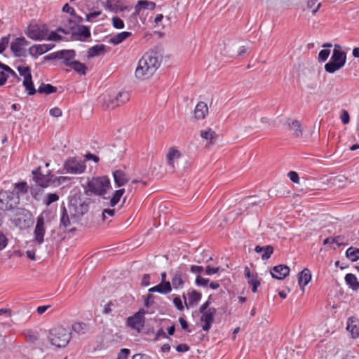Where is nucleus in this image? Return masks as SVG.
<instances>
[{"mask_svg":"<svg viewBox=\"0 0 359 359\" xmlns=\"http://www.w3.org/2000/svg\"><path fill=\"white\" fill-rule=\"evenodd\" d=\"M8 74H10L5 71L0 72V86H2L6 83L8 77Z\"/></svg>","mask_w":359,"mask_h":359,"instance_id":"nucleus-60","label":"nucleus"},{"mask_svg":"<svg viewBox=\"0 0 359 359\" xmlns=\"http://www.w3.org/2000/svg\"><path fill=\"white\" fill-rule=\"evenodd\" d=\"M189 350V346L186 344H180L176 346V351L180 353H184Z\"/></svg>","mask_w":359,"mask_h":359,"instance_id":"nucleus-62","label":"nucleus"},{"mask_svg":"<svg viewBox=\"0 0 359 359\" xmlns=\"http://www.w3.org/2000/svg\"><path fill=\"white\" fill-rule=\"evenodd\" d=\"M102 14L100 11H96L91 13H89L86 15V20L87 22H93L95 21V19L99 17Z\"/></svg>","mask_w":359,"mask_h":359,"instance_id":"nucleus-47","label":"nucleus"},{"mask_svg":"<svg viewBox=\"0 0 359 359\" xmlns=\"http://www.w3.org/2000/svg\"><path fill=\"white\" fill-rule=\"evenodd\" d=\"M57 88L50 84L41 83L37 92L41 94L50 95L56 91Z\"/></svg>","mask_w":359,"mask_h":359,"instance_id":"nucleus-36","label":"nucleus"},{"mask_svg":"<svg viewBox=\"0 0 359 359\" xmlns=\"http://www.w3.org/2000/svg\"><path fill=\"white\" fill-rule=\"evenodd\" d=\"M208 282L209 280L207 278H205L199 275L196 276V283L197 285L205 286L208 285Z\"/></svg>","mask_w":359,"mask_h":359,"instance_id":"nucleus-55","label":"nucleus"},{"mask_svg":"<svg viewBox=\"0 0 359 359\" xmlns=\"http://www.w3.org/2000/svg\"><path fill=\"white\" fill-rule=\"evenodd\" d=\"M59 196L57 194H48L45 200V204L50 205L51 203L58 201Z\"/></svg>","mask_w":359,"mask_h":359,"instance_id":"nucleus-48","label":"nucleus"},{"mask_svg":"<svg viewBox=\"0 0 359 359\" xmlns=\"http://www.w3.org/2000/svg\"><path fill=\"white\" fill-rule=\"evenodd\" d=\"M190 271L194 273H200L203 271V267L201 266L192 265Z\"/></svg>","mask_w":359,"mask_h":359,"instance_id":"nucleus-64","label":"nucleus"},{"mask_svg":"<svg viewBox=\"0 0 359 359\" xmlns=\"http://www.w3.org/2000/svg\"><path fill=\"white\" fill-rule=\"evenodd\" d=\"M59 33H62L64 34H67L69 32L65 31V29L62 28H58L55 32H50L47 31V38H46V40L48 41H59L62 39V36L59 34Z\"/></svg>","mask_w":359,"mask_h":359,"instance_id":"nucleus-30","label":"nucleus"},{"mask_svg":"<svg viewBox=\"0 0 359 359\" xmlns=\"http://www.w3.org/2000/svg\"><path fill=\"white\" fill-rule=\"evenodd\" d=\"M72 217L70 218L67 214V210L64 207L62 209V212L60 217V225H62L64 227H67L71 224Z\"/></svg>","mask_w":359,"mask_h":359,"instance_id":"nucleus-42","label":"nucleus"},{"mask_svg":"<svg viewBox=\"0 0 359 359\" xmlns=\"http://www.w3.org/2000/svg\"><path fill=\"white\" fill-rule=\"evenodd\" d=\"M104 8L116 13L131 9V7L127 5L124 0H106Z\"/></svg>","mask_w":359,"mask_h":359,"instance_id":"nucleus-16","label":"nucleus"},{"mask_svg":"<svg viewBox=\"0 0 359 359\" xmlns=\"http://www.w3.org/2000/svg\"><path fill=\"white\" fill-rule=\"evenodd\" d=\"M244 272L245 277L248 278V283L252 287V291L253 292H256L258 287L260 285V282L257 278V276L252 273L248 266L245 267Z\"/></svg>","mask_w":359,"mask_h":359,"instance_id":"nucleus-20","label":"nucleus"},{"mask_svg":"<svg viewBox=\"0 0 359 359\" xmlns=\"http://www.w3.org/2000/svg\"><path fill=\"white\" fill-rule=\"evenodd\" d=\"M201 137L209 142H212L217 137V134L211 128H208L201 132Z\"/></svg>","mask_w":359,"mask_h":359,"instance_id":"nucleus-35","label":"nucleus"},{"mask_svg":"<svg viewBox=\"0 0 359 359\" xmlns=\"http://www.w3.org/2000/svg\"><path fill=\"white\" fill-rule=\"evenodd\" d=\"M287 176L292 182L297 184L299 183V177L297 172L294 171H290L288 172Z\"/></svg>","mask_w":359,"mask_h":359,"instance_id":"nucleus-56","label":"nucleus"},{"mask_svg":"<svg viewBox=\"0 0 359 359\" xmlns=\"http://www.w3.org/2000/svg\"><path fill=\"white\" fill-rule=\"evenodd\" d=\"M311 280V273L309 269H304L299 273L298 278V283L301 287V290L304 292L305 286Z\"/></svg>","mask_w":359,"mask_h":359,"instance_id":"nucleus-22","label":"nucleus"},{"mask_svg":"<svg viewBox=\"0 0 359 359\" xmlns=\"http://www.w3.org/2000/svg\"><path fill=\"white\" fill-rule=\"evenodd\" d=\"M158 288V293L168 294L172 291V286L170 282H161L156 285Z\"/></svg>","mask_w":359,"mask_h":359,"instance_id":"nucleus-37","label":"nucleus"},{"mask_svg":"<svg viewBox=\"0 0 359 359\" xmlns=\"http://www.w3.org/2000/svg\"><path fill=\"white\" fill-rule=\"evenodd\" d=\"M332 46V43H326L323 45L324 49H322L318 56V60L320 62H325L330 55V50L329 48H331Z\"/></svg>","mask_w":359,"mask_h":359,"instance_id":"nucleus-31","label":"nucleus"},{"mask_svg":"<svg viewBox=\"0 0 359 359\" xmlns=\"http://www.w3.org/2000/svg\"><path fill=\"white\" fill-rule=\"evenodd\" d=\"M189 304L190 306L196 305L201 299V294L196 290L188 294Z\"/></svg>","mask_w":359,"mask_h":359,"instance_id":"nucleus-38","label":"nucleus"},{"mask_svg":"<svg viewBox=\"0 0 359 359\" xmlns=\"http://www.w3.org/2000/svg\"><path fill=\"white\" fill-rule=\"evenodd\" d=\"M346 257L351 262H356L359 259V249L350 247L346 251Z\"/></svg>","mask_w":359,"mask_h":359,"instance_id":"nucleus-34","label":"nucleus"},{"mask_svg":"<svg viewBox=\"0 0 359 359\" xmlns=\"http://www.w3.org/2000/svg\"><path fill=\"white\" fill-rule=\"evenodd\" d=\"M209 305L210 302L206 301L199 309L200 313H201V320L203 323L202 329L205 332H208L210 330L216 314V309L212 307L210 308Z\"/></svg>","mask_w":359,"mask_h":359,"instance_id":"nucleus-6","label":"nucleus"},{"mask_svg":"<svg viewBox=\"0 0 359 359\" xmlns=\"http://www.w3.org/2000/svg\"><path fill=\"white\" fill-rule=\"evenodd\" d=\"M72 330L78 334H83L88 330L87 325L84 323H75L72 325Z\"/></svg>","mask_w":359,"mask_h":359,"instance_id":"nucleus-39","label":"nucleus"},{"mask_svg":"<svg viewBox=\"0 0 359 359\" xmlns=\"http://www.w3.org/2000/svg\"><path fill=\"white\" fill-rule=\"evenodd\" d=\"M29 41L24 37H17L11 43V50L15 57H25Z\"/></svg>","mask_w":359,"mask_h":359,"instance_id":"nucleus-13","label":"nucleus"},{"mask_svg":"<svg viewBox=\"0 0 359 359\" xmlns=\"http://www.w3.org/2000/svg\"><path fill=\"white\" fill-rule=\"evenodd\" d=\"M48 27L45 24L33 22L28 25L25 34L34 41H43L47 38Z\"/></svg>","mask_w":359,"mask_h":359,"instance_id":"nucleus-10","label":"nucleus"},{"mask_svg":"<svg viewBox=\"0 0 359 359\" xmlns=\"http://www.w3.org/2000/svg\"><path fill=\"white\" fill-rule=\"evenodd\" d=\"M156 8V4L153 1H148L146 0H140L135 6V11L133 13V17H137L140 15L142 10L153 11Z\"/></svg>","mask_w":359,"mask_h":359,"instance_id":"nucleus-19","label":"nucleus"},{"mask_svg":"<svg viewBox=\"0 0 359 359\" xmlns=\"http://www.w3.org/2000/svg\"><path fill=\"white\" fill-rule=\"evenodd\" d=\"M71 69L74 70L76 73H78L80 75H86V71H87V67L83 64L81 63L75 59L73 60V62H71L70 65L68 67Z\"/></svg>","mask_w":359,"mask_h":359,"instance_id":"nucleus-28","label":"nucleus"},{"mask_svg":"<svg viewBox=\"0 0 359 359\" xmlns=\"http://www.w3.org/2000/svg\"><path fill=\"white\" fill-rule=\"evenodd\" d=\"M346 283L353 290H358L359 289V282L358 281L357 277L353 273H347L345 276Z\"/></svg>","mask_w":359,"mask_h":359,"instance_id":"nucleus-29","label":"nucleus"},{"mask_svg":"<svg viewBox=\"0 0 359 359\" xmlns=\"http://www.w3.org/2000/svg\"><path fill=\"white\" fill-rule=\"evenodd\" d=\"M290 268L286 265H278L273 267L271 274L273 278L283 280L290 273Z\"/></svg>","mask_w":359,"mask_h":359,"instance_id":"nucleus-18","label":"nucleus"},{"mask_svg":"<svg viewBox=\"0 0 359 359\" xmlns=\"http://www.w3.org/2000/svg\"><path fill=\"white\" fill-rule=\"evenodd\" d=\"M208 114V107L206 103L199 102L194 109V117L198 120H202L205 118Z\"/></svg>","mask_w":359,"mask_h":359,"instance_id":"nucleus-21","label":"nucleus"},{"mask_svg":"<svg viewBox=\"0 0 359 359\" xmlns=\"http://www.w3.org/2000/svg\"><path fill=\"white\" fill-rule=\"evenodd\" d=\"M62 11L69 13L71 15H74L75 13L74 9L70 6L68 4H65L62 8Z\"/></svg>","mask_w":359,"mask_h":359,"instance_id":"nucleus-63","label":"nucleus"},{"mask_svg":"<svg viewBox=\"0 0 359 359\" xmlns=\"http://www.w3.org/2000/svg\"><path fill=\"white\" fill-rule=\"evenodd\" d=\"M146 311L142 309L127 319V325L132 329L140 332L144 325Z\"/></svg>","mask_w":359,"mask_h":359,"instance_id":"nucleus-12","label":"nucleus"},{"mask_svg":"<svg viewBox=\"0 0 359 359\" xmlns=\"http://www.w3.org/2000/svg\"><path fill=\"white\" fill-rule=\"evenodd\" d=\"M341 122L344 124H348L350 121V116L347 111L342 110L340 116Z\"/></svg>","mask_w":359,"mask_h":359,"instance_id":"nucleus-53","label":"nucleus"},{"mask_svg":"<svg viewBox=\"0 0 359 359\" xmlns=\"http://www.w3.org/2000/svg\"><path fill=\"white\" fill-rule=\"evenodd\" d=\"M48 339L52 345L57 348L65 347L71 339V330L69 327L57 326L50 330Z\"/></svg>","mask_w":359,"mask_h":359,"instance_id":"nucleus-2","label":"nucleus"},{"mask_svg":"<svg viewBox=\"0 0 359 359\" xmlns=\"http://www.w3.org/2000/svg\"><path fill=\"white\" fill-rule=\"evenodd\" d=\"M124 192H125L124 189H121L116 190L114 192L111 198L110 199V205L112 207L115 206L119 202V201H120L121 198L122 197V196L123 195Z\"/></svg>","mask_w":359,"mask_h":359,"instance_id":"nucleus-40","label":"nucleus"},{"mask_svg":"<svg viewBox=\"0 0 359 359\" xmlns=\"http://www.w3.org/2000/svg\"><path fill=\"white\" fill-rule=\"evenodd\" d=\"M161 61L156 53H146L139 60L135 75L138 79L150 78L158 69Z\"/></svg>","mask_w":359,"mask_h":359,"instance_id":"nucleus-1","label":"nucleus"},{"mask_svg":"<svg viewBox=\"0 0 359 359\" xmlns=\"http://www.w3.org/2000/svg\"><path fill=\"white\" fill-rule=\"evenodd\" d=\"M255 251L257 253H262V259L263 260H266L270 258L271 255L273 252V248L271 245H267L266 247H261L259 245H257L255 248Z\"/></svg>","mask_w":359,"mask_h":359,"instance_id":"nucleus-24","label":"nucleus"},{"mask_svg":"<svg viewBox=\"0 0 359 359\" xmlns=\"http://www.w3.org/2000/svg\"><path fill=\"white\" fill-rule=\"evenodd\" d=\"M88 202L83 201L81 198L72 199L69 205V212L72 219L76 222L88 211Z\"/></svg>","mask_w":359,"mask_h":359,"instance_id":"nucleus-9","label":"nucleus"},{"mask_svg":"<svg viewBox=\"0 0 359 359\" xmlns=\"http://www.w3.org/2000/svg\"><path fill=\"white\" fill-rule=\"evenodd\" d=\"M346 329L350 332L353 338L355 339L358 337L359 327L357 326V325L353 324V321L350 322V320H348Z\"/></svg>","mask_w":359,"mask_h":359,"instance_id":"nucleus-41","label":"nucleus"},{"mask_svg":"<svg viewBox=\"0 0 359 359\" xmlns=\"http://www.w3.org/2000/svg\"><path fill=\"white\" fill-rule=\"evenodd\" d=\"M112 25L116 29H123L124 28V22L123 21L118 17H113L112 18Z\"/></svg>","mask_w":359,"mask_h":359,"instance_id":"nucleus-50","label":"nucleus"},{"mask_svg":"<svg viewBox=\"0 0 359 359\" xmlns=\"http://www.w3.org/2000/svg\"><path fill=\"white\" fill-rule=\"evenodd\" d=\"M50 114L55 118L62 116V110L60 108L54 107L50 109Z\"/></svg>","mask_w":359,"mask_h":359,"instance_id":"nucleus-61","label":"nucleus"},{"mask_svg":"<svg viewBox=\"0 0 359 359\" xmlns=\"http://www.w3.org/2000/svg\"><path fill=\"white\" fill-rule=\"evenodd\" d=\"M46 233V228H45V222H44V217L42 214H41L37 217L36 224L35 226L34 235V240L38 244H41L43 243L44 239V235Z\"/></svg>","mask_w":359,"mask_h":359,"instance_id":"nucleus-17","label":"nucleus"},{"mask_svg":"<svg viewBox=\"0 0 359 359\" xmlns=\"http://www.w3.org/2000/svg\"><path fill=\"white\" fill-rule=\"evenodd\" d=\"M131 35H132V33L130 32H122L118 33L116 35L113 36L110 39L109 42L114 45H118V44L122 43L123 41H124L126 39H127Z\"/></svg>","mask_w":359,"mask_h":359,"instance_id":"nucleus-27","label":"nucleus"},{"mask_svg":"<svg viewBox=\"0 0 359 359\" xmlns=\"http://www.w3.org/2000/svg\"><path fill=\"white\" fill-rule=\"evenodd\" d=\"M44 44H34L28 49L29 54L34 58L46 53Z\"/></svg>","mask_w":359,"mask_h":359,"instance_id":"nucleus-26","label":"nucleus"},{"mask_svg":"<svg viewBox=\"0 0 359 359\" xmlns=\"http://www.w3.org/2000/svg\"><path fill=\"white\" fill-rule=\"evenodd\" d=\"M32 175L36 185L43 188L48 187L51 182H55L57 180L59 184H62L68 180L67 177L63 176L55 177V179H53L54 175H52L50 171H48L47 175H43L41 173L40 169L33 171Z\"/></svg>","mask_w":359,"mask_h":359,"instance_id":"nucleus-7","label":"nucleus"},{"mask_svg":"<svg viewBox=\"0 0 359 359\" xmlns=\"http://www.w3.org/2000/svg\"><path fill=\"white\" fill-rule=\"evenodd\" d=\"M11 220L16 227L21 229H26L34 223L33 216L31 212L23 208L17 209Z\"/></svg>","mask_w":359,"mask_h":359,"instance_id":"nucleus-5","label":"nucleus"},{"mask_svg":"<svg viewBox=\"0 0 359 359\" xmlns=\"http://www.w3.org/2000/svg\"><path fill=\"white\" fill-rule=\"evenodd\" d=\"M173 304L175 306L179 311H182L184 309V306L182 299L179 297H175L173 299Z\"/></svg>","mask_w":359,"mask_h":359,"instance_id":"nucleus-54","label":"nucleus"},{"mask_svg":"<svg viewBox=\"0 0 359 359\" xmlns=\"http://www.w3.org/2000/svg\"><path fill=\"white\" fill-rule=\"evenodd\" d=\"M105 46L104 44L95 45L88 49L87 57L88 58L100 55L104 51Z\"/></svg>","mask_w":359,"mask_h":359,"instance_id":"nucleus-32","label":"nucleus"},{"mask_svg":"<svg viewBox=\"0 0 359 359\" xmlns=\"http://www.w3.org/2000/svg\"><path fill=\"white\" fill-rule=\"evenodd\" d=\"M307 7L311 10L312 14L315 15L321 7V4L318 3V0H308Z\"/></svg>","mask_w":359,"mask_h":359,"instance_id":"nucleus-45","label":"nucleus"},{"mask_svg":"<svg viewBox=\"0 0 359 359\" xmlns=\"http://www.w3.org/2000/svg\"><path fill=\"white\" fill-rule=\"evenodd\" d=\"M8 243V239L6 236L0 231V251L4 250Z\"/></svg>","mask_w":359,"mask_h":359,"instance_id":"nucleus-51","label":"nucleus"},{"mask_svg":"<svg viewBox=\"0 0 359 359\" xmlns=\"http://www.w3.org/2000/svg\"><path fill=\"white\" fill-rule=\"evenodd\" d=\"M86 169L85 161L78 157H69L64 162L63 170L68 174L80 175L83 173Z\"/></svg>","mask_w":359,"mask_h":359,"instance_id":"nucleus-8","label":"nucleus"},{"mask_svg":"<svg viewBox=\"0 0 359 359\" xmlns=\"http://www.w3.org/2000/svg\"><path fill=\"white\" fill-rule=\"evenodd\" d=\"M129 99L130 95L128 92H119L114 98L105 100V106L107 109H112L121 104H125Z\"/></svg>","mask_w":359,"mask_h":359,"instance_id":"nucleus-15","label":"nucleus"},{"mask_svg":"<svg viewBox=\"0 0 359 359\" xmlns=\"http://www.w3.org/2000/svg\"><path fill=\"white\" fill-rule=\"evenodd\" d=\"M11 208L6 194H0V210H6Z\"/></svg>","mask_w":359,"mask_h":359,"instance_id":"nucleus-46","label":"nucleus"},{"mask_svg":"<svg viewBox=\"0 0 359 359\" xmlns=\"http://www.w3.org/2000/svg\"><path fill=\"white\" fill-rule=\"evenodd\" d=\"M22 84L29 95H32L36 93V90L34 86L32 79L24 80Z\"/></svg>","mask_w":359,"mask_h":359,"instance_id":"nucleus-44","label":"nucleus"},{"mask_svg":"<svg viewBox=\"0 0 359 359\" xmlns=\"http://www.w3.org/2000/svg\"><path fill=\"white\" fill-rule=\"evenodd\" d=\"M9 39H10V36L7 35V36H3L0 39V53H3L7 48V46L9 43Z\"/></svg>","mask_w":359,"mask_h":359,"instance_id":"nucleus-49","label":"nucleus"},{"mask_svg":"<svg viewBox=\"0 0 359 359\" xmlns=\"http://www.w3.org/2000/svg\"><path fill=\"white\" fill-rule=\"evenodd\" d=\"M113 177L115 184L118 187L125 185L129 181V177L121 170H115L113 172Z\"/></svg>","mask_w":359,"mask_h":359,"instance_id":"nucleus-23","label":"nucleus"},{"mask_svg":"<svg viewBox=\"0 0 359 359\" xmlns=\"http://www.w3.org/2000/svg\"><path fill=\"white\" fill-rule=\"evenodd\" d=\"M16 189L21 193H26L27 191V184L26 182H20L15 185Z\"/></svg>","mask_w":359,"mask_h":359,"instance_id":"nucleus-57","label":"nucleus"},{"mask_svg":"<svg viewBox=\"0 0 359 359\" xmlns=\"http://www.w3.org/2000/svg\"><path fill=\"white\" fill-rule=\"evenodd\" d=\"M171 278L172 289L179 290L184 287L186 276L185 274L180 269H172L170 272Z\"/></svg>","mask_w":359,"mask_h":359,"instance_id":"nucleus-14","label":"nucleus"},{"mask_svg":"<svg viewBox=\"0 0 359 359\" xmlns=\"http://www.w3.org/2000/svg\"><path fill=\"white\" fill-rule=\"evenodd\" d=\"M110 187V180L106 176L93 177L88 182L87 191L97 196H103Z\"/></svg>","mask_w":359,"mask_h":359,"instance_id":"nucleus-4","label":"nucleus"},{"mask_svg":"<svg viewBox=\"0 0 359 359\" xmlns=\"http://www.w3.org/2000/svg\"><path fill=\"white\" fill-rule=\"evenodd\" d=\"M288 126L290 129L294 131V135L295 137H301L302 135V125L300 122L297 120L292 121L290 123H288Z\"/></svg>","mask_w":359,"mask_h":359,"instance_id":"nucleus-33","label":"nucleus"},{"mask_svg":"<svg viewBox=\"0 0 359 359\" xmlns=\"http://www.w3.org/2000/svg\"><path fill=\"white\" fill-rule=\"evenodd\" d=\"M346 61V54L342 50L339 44H334L330 60L325 65V69L330 74H333L341 69Z\"/></svg>","mask_w":359,"mask_h":359,"instance_id":"nucleus-3","label":"nucleus"},{"mask_svg":"<svg viewBox=\"0 0 359 359\" xmlns=\"http://www.w3.org/2000/svg\"><path fill=\"white\" fill-rule=\"evenodd\" d=\"M219 271V267H212L210 266H207L205 269V273L208 276H212L213 274L217 273Z\"/></svg>","mask_w":359,"mask_h":359,"instance_id":"nucleus-59","label":"nucleus"},{"mask_svg":"<svg viewBox=\"0 0 359 359\" xmlns=\"http://www.w3.org/2000/svg\"><path fill=\"white\" fill-rule=\"evenodd\" d=\"M130 354V350L127 348H122L116 359H128V356Z\"/></svg>","mask_w":359,"mask_h":359,"instance_id":"nucleus-58","label":"nucleus"},{"mask_svg":"<svg viewBox=\"0 0 359 359\" xmlns=\"http://www.w3.org/2000/svg\"><path fill=\"white\" fill-rule=\"evenodd\" d=\"M18 71L20 75L24 77V80L32 79L31 70L28 66H18Z\"/></svg>","mask_w":359,"mask_h":359,"instance_id":"nucleus-43","label":"nucleus"},{"mask_svg":"<svg viewBox=\"0 0 359 359\" xmlns=\"http://www.w3.org/2000/svg\"><path fill=\"white\" fill-rule=\"evenodd\" d=\"M180 152L178 150L174 148L170 149L166 156L169 165L174 168L175 163L180 158Z\"/></svg>","mask_w":359,"mask_h":359,"instance_id":"nucleus-25","label":"nucleus"},{"mask_svg":"<svg viewBox=\"0 0 359 359\" xmlns=\"http://www.w3.org/2000/svg\"><path fill=\"white\" fill-rule=\"evenodd\" d=\"M76 52L74 50H61L50 53L45 56L44 59L47 60H60L66 67H69L72 62L75 59Z\"/></svg>","mask_w":359,"mask_h":359,"instance_id":"nucleus-11","label":"nucleus"},{"mask_svg":"<svg viewBox=\"0 0 359 359\" xmlns=\"http://www.w3.org/2000/svg\"><path fill=\"white\" fill-rule=\"evenodd\" d=\"M0 68L2 69L4 71L8 72L10 74L11 76L13 77H18L17 74L8 65L3 64L0 62Z\"/></svg>","mask_w":359,"mask_h":359,"instance_id":"nucleus-52","label":"nucleus"}]
</instances>
